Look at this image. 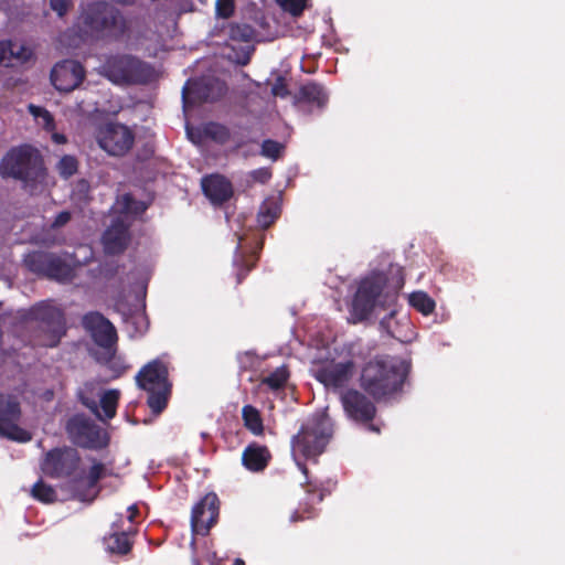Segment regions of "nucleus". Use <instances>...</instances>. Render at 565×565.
I'll list each match as a JSON object with an SVG mask.
<instances>
[{
	"instance_id": "obj_35",
	"label": "nucleus",
	"mask_w": 565,
	"mask_h": 565,
	"mask_svg": "<svg viewBox=\"0 0 565 565\" xmlns=\"http://www.w3.org/2000/svg\"><path fill=\"white\" fill-rule=\"evenodd\" d=\"M29 111L30 114L38 120L40 125L43 126V128L47 131H53L55 128L54 118L50 114L49 110H46L43 107L35 106L33 104L29 105Z\"/></svg>"
},
{
	"instance_id": "obj_51",
	"label": "nucleus",
	"mask_w": 565,
	"mask_h": 565,
	"mask_svg": "<svg viewBox=\"0 0 565 565\" xmlns=\"http://www.w3.org/2000/svg\"><path fill=\"white\" fill-rule=\"evenodd\" d=\"M233 565H245L244 561L241 558H236L233 563Z\"/></svg>"
},
{
	"instance_id": "obj_15",
	"label": "nucleus",
	"mask_w": 565,
	"mask_h": 565,
	"mask_svg": "<svg viewBox=\"0 0 565 565\" xmlns=\"http://www.w3.org/2000/svg\"><path fill=\"white\" fill-rule=\"evenodd\" d=\"M132 132L124 125L111 124L100 130L98 145L111 156L125 154L134 143Z\"/></svg>"
},
{
	"instance_id": "obj_14",
	"label": "nucleus",
	"mask_w": 565,
	"mask_h": 565,
	"mask_svg": "<svg viewBox=\"0 0 565 565\" xmlns=\"http://www.w3.org/2000/svg\"><path fill=\"white\" fill-rule=\"evenodd\" d=\"M217 516L218 498L215 493H207L192 508L191 529L193 534L206 535Z\"/></svg>"
},
{
	"instance_id": "obj_45",
	"label": "nucleus",
	"mask_w": 565,
	"mask_h": 565,
	"mask_svg": "<svg viewBox=\"0 0 565 565\" xmlns=\"http://www.w3.org/2000/svg\"><path fill=\"white\" fill-rule=\"evenodd\" d=\"M394 316H395V310H392V311H391L386 317H384V318L381 320L380 324H381V327H382L383 329H385V330H386V332H387L391 337H393V338H397L398 335H397L396 331H395V330L392 328V326H391V322H392V320H393Z\"/></svg>"
},
{
	"instance_id": "obj_16",
	"label": "nucleus",
	"mask_w": 565,
	"mask_h": 565,
	"mask_svg": "<svg viewBox=\"0 0 565 565\" xmlns=\"http://www.w3.org/2000/svg\"><path fill=\"white\" fill-rule=\"evenodd\" d=\"M85 71L82 64L74 60H64L54 65L51 71V82L60 92H71L83 82Z\"/></svg>"
},
{
	"instance_id": "obj_5",
	"label": "nucleus",
	"mask_w": 565,
	"mask_h": 565,
	"mask_svg": "<svg viewBox=\"0 0 565 565\" xmlns=\"http://www.w3.org/2000/svg\"><path fill=\"white\" fill-rule=\"evenodd\" d=\"M97 73L117 86L143 85L156 77L151 64L127 53L106 55Z\"/></svg>"
},
{
	"instance_id": "obj_46",
	"label": "nucleus",
	"mask_w": 565,
	"mask_h": 565,
	"mask_svg": "<svg viewBox=\"0 0 565 565\" xmlns=\"http://www.w3.org/2000/svg\"><path fill=\"white\" fill-rule=\"evenodd\" d=\"M71 220V213L68 211L60 212L51 224L52 228H58L67 224Z\"/></svg>"
},
{
	"instance_id": "obj_26",
	"label": "nucleus",
	"mask_w": 565,
	"mask_h": 565,
	"mask_svg": "<svg viewBox=\"0 0 565 565\" xmlns=\"http://www.w3.org/2000/svg\"><path fill=\"white\" fill-rule=\"evenodd\" d=\"M115 209L120 214L118 217L129 222L130 216L143 213L147 210V205L141 201L135 200L131 194H124L117 199Z\"/></svg>"
},
{
	"instance_id": "obj_17",
	"label": "nucleus",
	"mask_w": 565,
	"mask_h": 565,
	"mask_svg": "<svg viewBox=\"0 0 565 565\" xmlns=\"http://www.w3.org/2000/svg\"><path fill=\"white\" fill-rule=\"evenodd\" d=\"M226 92L224 82L214 77H202L190 79L182 89V99L184 106L189 102V95L201 102H214Z\"/></svg>"
},
{
	"instance_id": "obj_32",
	"label": "nucleus",
	"mask_w": 565,
	"mask_h": 565,
	"mask_svg": "<svg viewBox=\"0 0 565 565\" xmlns=\"http://www.w3.org/2000/svg\"><path fill=\"white\" fill-rule=\"evenodd\" d=\"M245 426L254 434L258 435L263 433V423L258 411L250 406L245 405L242 411Z\"/></svg>"
},
{
	"instance_id": "obj_2",
	"label": "nucleus",
	"mask_w": 565,
	"mask_h": 565,
	"mask_svg": "<svg viewBox=\"0 0 565 565\" xmlns=\"http://www.w3.org/2000/svg\"><path fill=\"white\" fill-rule=\"evenodd\" d=\"M407 374V364L395 356L375 358L362 370L361 385L374 398H382L401 390Z\"/></svg>"
},
{
	"instance_id": "obj_30",
	"label": "nucleus",
	"mask_w": 565,
	"mask_h": 565,
	"mask_svg": "<svg viewBox=\"0 0 565 565\" xmlns=\"http://www.w3.org/2000/svg\"><path fill=\"white\" fill-rule=\"evenodd\" d=\"M225 34L232 41L248 43L254 36V29L245 23H231L224 29Z\"/></svg>"
},
{
	"instance_id": "obj_43",
	"label": "nucleus",
	"mask_w": 565,
	"mask_h": 565,
	"mask_svg": "<svg viewBox=\"0 0 565 565\" xmlns=\"http://www.w3.org/2000/svg\"><path fill=\"white\" fill-rule=\"evenodd\" d=\"M250 177L254 181L259 183H266L271 178V171L268 168H259L250 172Z\"/></svg>"
},
{
	"instance_id": "obj_22",
	"label": "nucleus",
	"mask_w": 565,
	"mask_h": 565,
	"mask_svg": "<svg viewBox=\"0 0 565 565\" xmlns=\"http://www.w3.org/2000/svg\"><path fill=\"white\" fill-rule=\"evenodd\" d=\"M203 193L213 204H222L233 194L232 183L221 174L206 175L201 181Z\"/></svg>"
},
{
	"instance_id": "obj_24",
	"label": "nucleus",
	"mask_w": 565,
	"mask_h": 565,
	"mask_svg": "<svg viewBox=\"0 0 565 565\" xmlns=\"http://www.w3.org/2000/svg\"><path fill=\"white\" fill-rule=\"evenodd\" d=\"M328 103V94L324 88L317 83H308L300 87L295 96V104L303 109L306 106L323 108Z\"/></svg>"
},
{
	"instance_id": "obj_8",
	"label": "nucleus",
	"mask_w": 565,
	"mask_h": 565,
	"mask_svg": "<svg viewBox=\"0 0 565 565\" xmlns=\"http://www.w3.org/2000/svg\"><path fill=\"white\" fill-rule=\"evenodd\" d=\"M140 388L149 393L148 405L154 414L161 413L168 402L170 384L168 382V369L159 360H153L145 365L136 375Z\"/></svg>"
},
{
	"instance_id": "obj_23",
	"label": "nucleus",
	"mask_w": 565,
	"mask_h": 565,
	"mask_svg": "<svg viewBox=\"0 0 565 565\" xmlns=\"http://www.w3.org/2000/svg\"><path fill=\"white\" fill-rule=\"evenodd\" d=\"M32 51L18 41H0V65L15 66L30 60Z\"/></svg>"
},
{
	"instance_id": "obj_55",
	"label": "nucleus",
	"mask_w": 565,
	"mask_h": 565,
	"mask_svg": "<svg viewBox=\"0 0 565 565\" xmlns=\"http://www.w3.org/2000/svg\"><path fill=\"white\" fill-rule=\"evenodd\" d=\"M322 500V494H319L318 495V501H321Z\"/></svg>"
},
{
	"instance_id": "obj_6",
	"label": "nucleus",
	"mask_w": 565,
	"mask_h": 565,
	"mask_svg": "<svg viewBox=\"0 0 565 565\" xmlns=\"http://www.w3.org/2000/svg\"><path fill=\"white\" fill-rule=\"evenodd\" d=\"M332 436V423L326 413L313 415L300 431L294 436L292 456L298 468L307 476V467L298 460L299 457L316 459L320 456Z\"/></svg>"
},
{
	"instance_id": "obj_33",
	"label": "nucleus",
	"mask_w": 565,
	"mask_h": 565,
	"mask_svg": "<svg viewBox=\"0 0 565 565\" xmlns=\"http://www.w3.org/2000/svg\"><path fill=\"white\" fill-rule=\"evenodd\" d=\"M31 495L41 502L51 503L56 499V491L52 486L39 480L33 484Z\"/></svg>"
},
{
	"instance_id": "obj_34",
	"label": "nucleus",
	"mask_w": 565,
	"mask_h": 565,
	"mask_svg": "<svg viewBox=\"0 0 565 565\" xmlns=\"http://www.w3.org/2000/svg\"><path fill=\"white\" fill-rule=\"evenodd\" d=\"M288 376V370L282 365L265 376L262 380V384L267 385L271 390H279L286 384Z\"/></svg>"
},
{
	"instance_id": "obj_27",
	"label": "nucleus",
	"mask_w": 565,
	"mask_h": 565,
	"mask_svg": "<svg viewBox=\"0 0 565 565\" xmlns=\"http://www.w3.org/2000/svg\"><path fill=\"white\" fill-rule=\"evenodd\" d=\"M156 36L157 34L148 29L130 31L127 35L126 45L130 50L145 51L151 55V46L149 45L148 41L154 39Z\"/></svg>"
},
{
	"instance_id": "obj_10",
	"label": "nucleus",
	"mask_w": 565,
	"mask_h": 565,
	"mask_svg": "<svg viewBox=\"0 0 565 565\" xmlns=\"http://www.w3.org/2000/svg\"><path fill=\"white\" fill-rule=\"evenodd\" d=\"M82 323L102 350L100 354L95 353L96 360L108 362L116 351L117 332L114 324L97 311L86 313L83 317Z\"/></svg>"
},
{
	"instance_id": "obj_19",
	"label": "nucleus",
	"mask_w": 565,
	"mask_h": 565,
	"mask_svg": "<svg viewBox=\"0 0 565 565\" xmlns=\"http://www.w3.org/2000/svg\"><path fill=\"white\" fill-rule=\"evenodd\" d=\"M341 402L347 415L355 420L367 423L375 415L374 404L362 393L350 390L341 395Z\"/></svg>"
},
{
	"instance_id": "obj_40",
	"label": "nucleus",
	"mask_w": 565,
	"mask_h": 565,
	"mask_svg": "<svg viewBox=\"0 0 565 565\" xmlns=\"http://www.w3.org/2000/svg\"><path fill=\"white\" fill-rule=\"evenodd\" d=\"M282 148L284 147L281 143H279L275 140H271V139H267V140H264L262 143L260 154L266 158L277 160Z\"/></svg>"
},
{
	"instance_id": "obj_44",
	"label": "nucleus",
	"mask_w": 565,
	"mask_h": 565,
	"mask_svg": "<svg viewBox=\"0 0 565 565\" xmlns=\"http://www.w3.org/2000/svg\"><path fill=\"white\" fill-rule=\"evenodd\" d=\"M50 4L58 17H63L68 9L70 0H50Z\"/></svg>"
},
{
	"instance_id": "obj_42",
	"label": "nucleus",
	"mask_w": 565,
	"mask_h": 565,
	"mask_svg": "<svg viewBox=\"0 0 565 565\" xmlns=\"http://www.w3.org/2000/svg\"><path fill=\"white\" fill-rule=\"evenodd\" d=\"M271 94L280 98H285L289 95V90L282 77H277V79L271 86Z\"/></svg>"
},
{
	"instance_id": "obj_52",
	"label": "nucleus",
	"mask_w": 565,
	"mask_h": 565,
	"mask_svg": "<svg viewBox=\"0 0 565 565\" xmlns=\"http://www.w3.org/2000/svg\"><path fill=\"white\" fill-rule=\"evenodd\" d=\"M297 520H298V514H297V512H294V513L291 514V516H290V521H291V522H296Z\"/></svg>"
},
{
	"instance_id": "obj_25",
	"label": "nucleus",
	"mask_w": 565,
	"mask_h": 565,
	"mask_svg": "<svg viewBox=\"0 0 565 565\" xmlns=\"http://www.w3.org/2000/svg\"><path fill=\"white\" fill-rule=\"evenodd\" d=\"M269 458L270 454L265 446L252 444L243 451L242 462L250 471H260L265 469Z\"/></svg>"
},
{
	"instance_id": "obj_36",
	"label": "nucleus",
	"mask_w": 565,
	"mask_h": 565,
	"mask_svg": "<svg viewBox=\"0 0 565 565\" xmlns=\"http://www.w3.org/2000/svg\"><path fill=\"white\" fill-rule=\"evenodd\" d=\"M203 134L218 143H225L230 138L228 129L216 122L206 124L203 128Z\"/></svg>"
},
{
	"instance_id": "obj_48",
	"label": "nucleus",
	"mask_w": 565,
	"mask_h": 565,
	"mask_svg": "<svg viewBox=\"0 0 565 565\" xmlns=\"http://www.w3.org/2000/svg\"><path fill=\"white\" fill-rule=\"evenodd\" d=\"M52 140L57 145H63L66 142V137L63 134L53 132Z\"/></svg>"
},
{
	"instance_id": "obj_41",
	"label": "nucleus",
	"mask_w": 565,
	"mask_h": 565,
	"mask_svg": "<svg viewBox=\"0 0 565 565\" xmlns=\"http://www.w3.org/2000/svg\"><path fill=\"white\" fill-rule=\"evenodd\" d=\"M106 467L102 462L94 461L87 473V483L90 487L97 484V482L106 476Z\"/></svg>"
},
{
	"instance_id": "obj_29",
	"label": "nucleus",
	"mask_w": 565,
	"mask_h": 565,
	"mask_svg": "<svg viewBox=\"0 0 565 565\" xmlns=\"http://www.w3.org/2000/svg\"><path fill=\"white\" fill-rule=\"evenodd\" d=\"M280 213L278 203L274 200L265 201L257 214V222L263 228L270 226Z\"/></svg>"
},
{
	"instance_id": "obj_49",
	"label": "nucleus",
	"mask_w": 565,
	"mask_h": 565,
	"mask_svg": "<svg viewBox=\"0 0 565 565\" xmlns=\"http://www.w3.org/2000/svg\"><path fill=\"white\" fill-rule=\"evenodd\" d=\"M127 512H128V516H127V518H128V520H129L130 522H134V519H135L136 514L138 513V509H137V507H136L135 504L130 505V507L128 508Z\"/></svg>"
},
{
	"instance_id": "obj_39",
	"label": "nucleus",
	"mask_w": 565,
	"mask_h": 565,
	"mask_svg": "<svg viewBox=\"0 0 565 565\" xmlns=\"http://www.w3.org/2000/svg\"><path fill=\"white\" fill-rule=\"evenodd\" d=\"M284 11L294 17H299L307 7L308 0H276Z\"/></svg>"
},
{
	"instance_id": "obj_56",
	"label": "nucleus",
	"mask_w": 565,
	"mask_h": 565,
	"mask_svg": "<svg viewBox=\"0 0 565 565\" xmlns=\"http://www.w3.org/2000/svg\"><path fill=\"white\" fill-rule=\"evenodd\" d=\"M201 2H204L205 0H200Z\"/></svg>"
},
{
	"instance_id": "obj_53",
	"label": "nucleus",
	"mask_w": 565,
	"mask_h": 565,
	"mask_svg": "<svg viewBox=\"0 0 565 565\" xmlns=\"http://www.w3.org/2000/svg\"><path fill=\"white\" fill-rule=\"evenodd\" d=\"M369 428H370L371 430H373V431H379V429H377L375 426H373V425H370V426H369Z\"/></svg>"
},
{
	"instance_id": "obj_18",
	"label": "nucleus",
	"mask_w": 565,
	"mask_h": 565,
	"mask_svg": "<svg viewBox=\"0 0 565 565\" xmlns=\"http://www.w3.org/2000/svg\"><path fill=\"white\" fill-rule=\"evenodd\" d=\"M354 374L352 361L329 363L316 371V379L328 388H342L349 384Z\"/></svg>"
},
{
	"instance_id": "obj_47",
	"label": "nucleus",
	"mask_w": 565,
	"mask_h": 565,
	"mask_svg": "<svg viewBox=\"0 0 565 565\" xmlns=\"http://www.w3.org/2000/svg\"><path fill=\"white\" fill-rule=\"evenodd\" d=\"M216 10H217V13L221 15V17H228L231 13H232V3L230 0H224V3L222 2V0H217L216 2Z\"/></svg>"
},
{
	"instance_id": "obj_7",
	"label": "nucleus",
	"mask_w": 565,
	"mask_h": 565,
	"mask_svg": "<svg viewBox=\"0 0 565 565\" xmlns=\"http://www.w3.org/2000/svg\"><path fill=\"white\" fill-rule=\"evenodd\" d=\"M23 263L30 271L61 284L75 278L73 257L67 253L34 250L24 256Z\"/></svg>"
},
{
	"instance_id": "obj_50",
	"label": "nucleus",
	"mask_w": 565,
	"mask_h": 565,
	"mask_svg": "<svg viewBox=\"0 0 565 565\" xmlns=\"http://www.w3.org/2000/svg\"><path fill=\"white\" fill-rule=\"evenodd\" d=\"M186 132H188V136L190 137V139L193 141V142H198L196 140V135H194V132L188 127L186 128Z\"/></svg>"
},
{
	"instance_id": "obj_12",
	"label": "nucleus",
	"mask_w": 565,
	"mask_h": 565,
	"mask_svg": "<svg viewBox=\"0 0 565 565\" xmlns=\"http://www.w3.org/2000/svg\"><path fill=\"white\" fill-rule=\"evenodd\" d=\"M20 403L15 396L0 393V437L18 443L32 439L31 433L19 426Z\"/></svg>"
},
{
	"instance_id": "obj_31",
	"label": "nucleus",
	"mask_w": 565,
	"mask_h": 565,
	"mask_svg": "<svg viewBox=\"0 0 565 565\" xmlns=\"http://www.w3.org/2000/svg\"><path fill=\"white\" fill-rule=\"evenodd\" d=\"M409 303L425 316L431 313L435 309V301L424 291L411 294Z\"/></svg>"
},
{
	"instance_id": "obj_21",
	"label": "nucleus",
	"mask_w": 565,
	"mask_h": 565,
	"mask_svg": "<svg viewBox=\"0 0 565 565\" xmlns=\"http://www.w3.org/2000/svg\"><path fill=\"white\" fill-rule=\"evenodd\" d=\"M79 399L83 405L92 411L100 420L111 419L116 415V408L119 399V391L108 390L105 391L97 403L94 398L85 396L84 393L79 394Z\"/></svg>"
},
{
	"instance_id": "obj_3",
	"label": "nucleus",
	"mask_w": 565,
	"mask_h": 565,
	"mask_svg": "<svg viewBox=\"0 0 565 565\" xmlns=\"http://www.w3.org/2000/svg\"><path fill=\"white\" fill-rule=\"evenodd\" d=\"M78 40L72 45L77 46L87 39L118 38L126 29L121 13L114 6L98 1L88 4L78 18Z\"/></svg>"
},
{
	"instance_id": "obj_11",
	"label": "nucleus",
	"mask_w": 565,
	"mask_h": 565,
	"mask_svg": "<svg viewBox=\"0 0 565 565\" xmlns=\"http://www.w3.org/2000/svg\"><path fill=\"white\" fill-rule=\"evenodd\" d=\"M386 278L376 273L364 278L356 290L352 301L351 315L354 322L365 320L376 305H383L381 300Z\"/></svg>"
},
{
	"instance_id": "obj_9",
	"label": "nucleus",
	"mask_w": 565,
	"mask_h": 565,
	"mask_svg": "<svg viewBox=\"0 0 565 565\" xmlns=\"http://www.w3.org/2000/svg\"><path fill=\"white\" fill-rule=\"evenodd\" d=\"M65 431L70 441L81 448L98 450L109 443L106 430L82 414L68 418Z\"/></svg>"
},
{
	"instance_id": "obj_38",
	"label": "nucleus",
	"mask_w": 565,
	"mask_h": 565,
	"mask_svg": "<svg viewBox=\"0 0 565 565\" xmlns=\"http://www.w3.org/2000/svg\"><path fill=\"white\" fill-rule=\"evenodd\" d=\"M56 169L61 177L67 179L76 173L77 160L73 156H63L56 164Z\"/></svg>"
},
{
	"instance_id": "obj_4",
	"label": "nucleus",
	"mask_w": 565,
	"mask_h": 565,
	"mask_svg": "<svg viewBox=\"0 0 565 565\" xmlns=\"http://www.w3.org/2000/svg\"><path fill=\"white\" fill-rule=\"evenodd\" d=\"M0 174L20 180L32 193L38 191L46 177L41 153L28 145L12 148L6 153L0 161Z\"/></svg>"
},
{
	"instance_id": "obj_1",
	"label": "nucleus",
	"mask_w": 565,
	"mask_h": 565,
	"mask_svg": "<svg viewBox=\"0 0 565 565\" xmlns=\"http://www.w3.org/2000/svg\"><path fill=\"white\" fill-rule=\"evenodd\" d=\"M20 313L25 322L35 323L30 337L33 347L55 348L66 333L64 312L51 300L40 301Z\"/></svg>"
},
{
	"instance_id": "obj_20",
	"label": "nucleus",
	"mask_w": 565,
	"mask_h": 565,
	"mask_svg": "<svg viewBox=\"0 0 565 565\" xmlns=\"http://www.w3.org/2000/svg\"><path fill=\"white\" fill-rule=\"evenodd\" d=\"M130 222L122 217H116L103 235V245L107 254L116 255L127 247L129 242Z\"/></svg>"
},
{
	"instance_id": "obj_28",
	"label": "nucleus",
	"mask_w": 565,
	"mask_h": 565,
	"mask_svg": "<svg viewBox=\"0 0 565 565\" xmlns=\"http://www.w3.org/2000/svg\"><path fill=\"white\" fill-rule=\"evenodd\" d=\"M104 542L109 553L127 554L131 548V543L126 531L114 532L108 537H105Z\"/></svg>"
},
{
	"instance_id": "obj_54",
	"label": "nucleus",
	"mask_w": 565,
	"mask_h": 565,
	"mask_svg": "<svg viewBox=\"0 0 565 565\" xmlns=\"http://www.w3.org/2000/svg\"><path fill=\"white\" fill-rule=\"evenodd\" d=\"M248 62V56L245 58V61H243L242 63L243 64H246Z\"/></svg>"
},
{
	"instance_id": "obj_13",
	"label": "nucleus",
	"mask_w": 565,
	"mask_h": 565,
	"mask_svg": "<svg viewBox=\"0 0 565 565\" xmlns=\"http://www.w3.org/2000/svg\"><path fill=\"white\" fill-rule=\"evenodd\" d=\"M81 461L76 449L72 447L54 448L46 452L42 470L53 478L70 477L75 472Z\"/></svg>"
},
{
	"instance_id": "obj_37",
	"label": "nucleus",
	"mask_w": 565,
	"mask_h": 565,
	"mask_svg": "<svg viewBox=\"0 0 565 565\" xmlns=\"http://www.w3.org/2000/svg\"><path fill=\"white\" fill-rule=\"evenodd\" d=\"M127 328L132 334H143L149 326L148 319L143 313H136L126 320Z\"/></svg>"
}]
</instances>
